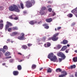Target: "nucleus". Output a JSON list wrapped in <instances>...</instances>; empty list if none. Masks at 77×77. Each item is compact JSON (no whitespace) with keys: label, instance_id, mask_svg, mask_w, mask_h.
<instances>
[{"label":"nucleus","instance_id":"nucleus-54","mask_svg":"<svg viewBox=\"0 0 77 77\" xmlns=\"http://www.w3.org/2000/svg\"><path fill=\"white\" fill-rule=\"evenodd\" d=\"M74 52H75V53H77V50H75L74 51Z\"/></svg>","mask_w":77,"mask_h":77},{"label":"nucleus","instance_id":"nucleus-12","mask_svg":"<svg viewBox=\"0 0 77 77\" xmlns=\"http://www.w3.org/2000/svg\"><path fill=\"white\" fill-rule=\"evenodd\" d=\"M51 45L50 43L48 42L45 44V47H49Z\"/></svg>","mask_w":77,"mask_h":77},{"label":"nucleus","instance_id":"nucleus-19","mask_svg":"<svg viewBox=\"0 0 77 77\" xmlns=\"http://www.w3.org/2000/svg\"><path fill=\"white\" fill-rule=\"evenodd\" d=\"M19 72L18 71H14L13 72V74L14 75H18Z\"/></svg>","mask_w":77,"mask_h":77},{"label":"nucleus","instance_id":"nucleus-22","mask_svg":"<svg viewBox=\"0 0 77 77\" xmlns=\"http://www.w3.org/2000/svg\"><path fill=\"white\" fill-rule=\"evenodd\" d=\"M17 68L18 70H21L22 69V67H21V65L17 66Z\"/></svg>","mask_w":77,"mask_h":77},{"label":"nucleus","instance_id":"nucleus-37","mask_svg":"<svg viewBox=\"0 0 77 77\" xmlns=\"http://www.w3.org/2000/svg\"><path fill=\"white\" fill-rule=\"evenodd\" d=\"M52 12L53 14H52V16L53 17V16H54L55 15H56V13H55V12H54V11H52Z\"/></svg>","mask_w":77,"mask_h":77},{"label":"nucleus","instance_id":"nucleus-51","mask_svg":"<svg viewBox=\"0 0 77 77\" xmlns=\"http://www.w3.org/2000/svg\"><path fill=\"white\" fill-rule=\"evenodd\" d=\"M43 69V68H39L40 71H41V70H42V69Z\"/></svg>","mask_w":77,"mask_h":77},{"label":"nucleus","instance_id":"nucleus-47","mask_svg":"<svg viewBox=\"0 0 77 77\" xmlns=\"http://www.w3.org/2000/svg\"><path fill=\"white\" fill-rule=\"evenodd\" d=\"M51 39H52V38H49L48 40V41H50L51 40Z\"/></svg>","mask_w":77,"mask_h":77},{"label":"nucleus","instance_id":"nucleus-14","mask_svg":"<svg viewBox=\"0 0 77 77\" xmlns=\"http://www.w3.org/2000/svg\"><path fill=\"white\" fill-rule=\"evenodd\" d=\"M29 23L32 25H33V24H35V23H37V22H36V21L34 22V20H32L30 21Z\"/></svg>","mask_w":77,"mask_h":77},{"label":"nucleus","instance_id":"nucleus-63","mask_svg":"<svg viewBox=\"0 0 77 77\" xmlns=\"http://www.w3.org/2000/svg\"><path fill=\"white\" fill-rule=\"evenodd\" d=\"M38 41H39V42H40V41H41V39H38Z\"/></svg>","mask_w":77,"mask_h":77},{"label":"nucleus","instance_id":"nucleus-1","mask_svg":"<svg viewBox=\"0 0 77 77\" xmlns=\"http://www.w3.org/2000/svg\"><path fill=\"white\" fill-rule=\"evenodd\" d=\"M54 56V54L53 53H51L49 54L48 56V59H50L51 61H53L54 62H57L58 60H57V57Z\"/></svg>","mask_w":77,"mask_h":77},{"label":"nucleus","instance_id":"nucleus-64","mask_svg":"<svg viewBox=\"0 0 77 77\" xmlns=\"http://www.w3.org/2000/svg\"><path fill=\"white\" fill-rule=\"evenodd\" d=\"M8 58H11V56H10L8 57Z\"/></svg>","mask_w":77,"mask_h":77},{"label":"nucleus","instance_id":"nucleus-28","mask_svg":"<svg viewBox=\"0 0 77 77\" xmlns=\"http://www.w3.org/2000/svg\"><path fill=\"white\" fill-rule=\"evenodd\" d=\"M7 23L8 25L9 26H12V24L11 23L9 22H7Z\"/></svg>","mask_w":77,"mask_h":77},{"label":"nucleus","instance_id":"nucleus-2","mask_svg":"<svg viewBox=\"0 0 77 77\" xmlns=\"http://www.w3.org/2000/svg\"><path fill=\"white\" fill-rule=\"evenodd\" d=\"M59 33H57L53 35V37L52 38V41H57L59 38L58 37H57V36H59Z\"/></svg>","mask_w":77,"mask_h":77},{"label":"nucleus","instance_id":"nucleus-48","mask_svg":"<svg viewBox=\"0 0 77 77\" xmlns=\"http://www.w3.org/2000/svg\"><path fill=\"white\" fill-rule=\"evenodd\" d=\"M75 24V23H72L71 25H72V26H74Z\"/></svg>","mask_w":77,"mask_h":77},{"label":"nucleus","instance_id":"nucleus-9","mask_svg":"<svg viewBox=\"0 0 77 77\" xmlns=\"http://www.w3.org/2000/svg\"><path fill=\"white\" fill-rule=\"evenodd\" d=\"M68 41L64 39L63 42H61V43L64 44V45H66V44H68Z\"/></svg>","mask_w":77,"mask_h":77},{"label":"nucleus","instance_id":"nucleus-42","mask_svg":"<svg viewBox=\"0 0 77 77\" xmlns=\"http://www.w3.org/2000/svg\"><path fill=\"white\" fill-rule=\"evenodd\" d=\"M18 19V17H14V19L13 20H17Z\"/></svg>","mask_w":77,"mask_h":77},{"label":"nucleus","instance_id":"nucleus-56","mask_svg":"<svg viewBox=\"0 0 77 77\" xmlns=\"http://www.w3.org/2000/svg\"><path fill=\"white\" fill-rule=\"evenodd\" d=\"M3 20H2L0 21V23H3Z\"/></svg>","mask_w":77,"mask_h":77},{"label":"nucleus","instance_id":"nucleus-58","mask_svg":"<svg viewBox=\"0 0 77 77\" xmlns=\"http://www.w3.org/2000/svg\"><path fill=\"white\" fill-rule=\"evenodd\" d=\"M56 17H53V20H54V19H56Z\"/></svg>","mask_w":77,"mask_h":77},{"label":"nucleus","instance_id":"nucleus-60","mask_svg":"<svg viewBox=\"0 0 77 77\" xmlns=\"http://www.w3.org/2000/svg\"><path fill=\"white\" fill-rule=\"evenodd\" d=\"M75 16L77 17V14H75Z\"/></svg>","mask_w":77,"mask_h":77},{"label":"nucleus","instance_id":"nucleus-52","mask_svg":"<svg viewBox=\"0 0 77 77\" xmlns=\"http://www.w3.org/2000/svg\"><path fill=\"white\" fill-rule=\"evenodd\" d=\"M75 76L77 77V72H75Z\"/></svg>","mask_w":77,"mask_h":77},{"label":"nucleus","instance_id":"nucleus-11","mask_svg":"<svg viewBox=\"0 0 77 77\" xmlns=\"http://www.w3.org/2000/svg\"><path fill=\"white\" fill-rule=\"evenodd\" d=\"M48 24L45 23L43 25V26L45 27V28L46 29H49V26H48Z\"/></svg>","mask_w":77,"mask_h":77},{"label":"nucleus","instance_id":"nucleus-46","mask_svg":"<svg viewBox=\"0 0 77 77\" xmlns=\"http://www.w3.org/2000/svg\"><path fill=\"white\" fill-rule=\"evenodd\" d=\"M12 30V29L10 28H8V32H9L10 31H11V30Z\"/></svg>","mask_w":77,"mask_h":77},{"label":"nucleus","instance_id":"nucleus-16","mask_svg":"<svg viewBox=\"0 0 77 77\" xmlns=\"http://www.w3.org/2000/svg\"><path fill=\"white\" fill-rule=\"evenodd\" d=\"M16 7L15 8L14 11L16 12H20V9H18V7L17 5H16Z\"/></svg>","mask_w":77,"mask_h":77},{"label":"nucleus","instance_id":"nucleus-62","mask_svg":"<svg viewBox=\"0 0 77 77\" xmlns=\"http://www.w3.org/2000/svg\"><path fill=\"white\" fill-rule=\"evenodd\" d=\"M67 47H69L70 46L69 45V44L67 45Z\"/></svg>","mask_w":77,"mask_h":77},{"label":"nucleus","instance_id":"nucleus-26","mask_svg":"<svg viewBox=\"0 0 77 77\" xmlns=\"http://www.w3.org/2000/svg\"><path fill=\"white\" fill-rule=\"evenodd\" d=\"M75 67H76V66L75 65H73L70 66V68L71 69H73L74 68H75Z\"/></svg>","mask_w":77,"mask_h":77},{"label":"nucleus","instance_id":"nucleus-55","mask_svg":"<svg viewBox=\"0 0 77 77\" xmlns=\"http://www.w3.org/2000/svg\"><path fill=\"white\" fill-rule=\"evenodd\" d=\"M7 41L8 42H10V39H7Z\"/></svg>","mask_w":77,"mask_h":77},{"label":"nucleus","instance_id":"nucleus-49","mask_svg":"<svg viewBox=\"0 0 77 77\" xmlns=\"http://www.w3.org/2000/svg\"><path fill=\"white\" fill-rule=\"evenodd\" d=\"M48 3H50V4H51V3H52V2H51V1H49L48 2Z\"/></svg>","mask_w":77,"mask_h":77},{"label":"nucleus","instance_id":"nucleus-33","mask_svg":"<svg viewBox=\"0 0 77 77\" xmlns=\"http://www.w3.org/2000/svg\"><path fill=\"white\" fill-rule=\"evenodd\" d=\"M9 25H8V24H6L5 26V30H7V29H8V28L9 27Z\"/></svg>","mask_w":77,"mask_h":77},{"label":"nucleus","instance_id":"nucleus-59","mask_svg":"<svg viewBox=\"0 0 77 77\" xmlns=\"http://www.w3.org/2000/svg\"><path fill=\"white\" fill-rule=\"evenodd\" d=\"M1 56H2V53H0V57H1Z\"/></svg>","mask_w":77,"mask_h":77},{"label":"nucleus","instance_id":"nucleus-25","mask_svg":"<svg viewBox=\"0 0 77 77\" xmlns=\"http://www.w3.org/2000/svg\"><path fill=\"white\" fill-rule=\"evenodd\" d=\"M13 30H18V28L17 27H13L12 28Z\"/></svg>","mask_w":77,"mask_h":77},{"label":"nucleus","instance_id":"nucleus-21","mask_svg":"<svg viewBox=\"0 0 77 77\" xmlns=\"http://www.w3.org/2000/svg\"><path fill=\"white\" fill-rule=\"evenodd\" d=\"M28 47L26 45H23L22 46V49H24V50H26L27 49Z\"/></svg>","mask_w":77,"mask_h":77},{"label":"nucleus","instance_id":"nucleus-57","mask_svg":"<svg viewBox=\"0 0 77 77\" xmlns=\"http://www.w3.org/2000/svg\"><path fill=\"white\" fill-rule=\"evenodd\" d=\"M50 7H51V6L50 5H48L47 7V8H50Z\"/></svg>","mask_w":77,"mask_h":77},{"label":"nucleus","instance_id":"nucleus-4","mask_svg":"<svg viewBox=\"0 0 77 77\" xmlns=\"http://www.w3.org/2000/svg\"><path fill=\"white\" fill-rule=\"evenodd\" d=\"M24 33H22L20 35V36L17 37V39L19 40H24L25 39V37H24Z\"/></svg>","mask_w":77,"mask_h":77},{"label":"nucleus","instance_id":"nucleus-40","mask_svg":"<svg viewBox=\"0 0 77 77\" xmlns=\"http://www.w3.org/2000/svg\"><path fill=\"white\" fill-rule=\"evenodd\" d=\"M69 49H67L65 51L66 53H68L69 52Z\"/></svg>","mask_w":77,"mask_h":77},{"label":"nucleus","instance_id":"nucleus-45","mask_svg":"<svg viewBox=\"0 0 77 77\" xmlns=\"http://www.w3.org/2000/svg\"><path fill=\"white\" fill-rule=\"evenodd\" d=\"M59 60L60 62H62V58H59Z\"/></svg>","mask_w":77,"mask_h":77},{"label":"nucleus","instance_id":"nucleus-8","mask_svg":"<svg viewBox=\"0 0 77 77\" xmlns=\"http://www.w3.org/2000/svg\"><path fill=\"white\" fill-rule=\"evenodd\" d=\"M61 73L63 74L59 75V77H63L67 75V73L65 71H63L61 72Z\"/></svg>","mask_w":77,"mask_h":77},{"label":"nucleus","instance_id":"nucleus-36","mask_svg":"<svg viewBox=\"0 0 77 77\" xmlns=\"http://www.w3.org/2000/svg\"><path fill=\"white\" fill-rule=\"evenodd\" d=\"M30 2L32 3V4H35V1L34 0H31Z\"/></svg>","mask_w":77,"mask_h":77},{"label":"nucleus","instance_id":"nucleus-27","mask_svg":"<svg viewBox=\"0 0 77 77\" xmlns=\"http://www.w3.org/2000/svg\"><path fill=\"white\" fill-rule=\"evenodd\" d=\"M20 6L21 9H24V5H23V4L22 3H20Z\"/></svg>","mask_w":77,"mask_h":77},{"label":"nucleus","instance_id":"nucleus-3","mask_svg":"<svg viewBox=\"0 0 77 77\" xmlns=\"http://www.w3.org/2000/svg\"><path fill=\"white\" fill-rule=\"evenodd\" d=\"M57 55L59 57H61L63 59H65L66 58V56L62 52H58L57 54Z\"/></svg>","mask_w":77,"mask_h":77},{"label":"nucleus","instance_id":"nucleus-6","mask_svg":"<svg viewBox=\"0 0 77 77\" xmlns=\"http://www.w3.org/2000/svg\"><path fill=\"white\" fill-rule=\"evenodd\" d=\"M26 6L27 8H31L32 6V4L30 1H27L26 2Z\"/></svg>","mask_w":77,"mask_h":77},{"label":"nucleus","instance_id":"nucleus-15","mask_svg":"<svg viewBox=\"0 0 77 77\" xmlns=\"http://www.w3.org/2000/svg\"><path fill=\"white\" fill-rule=\"evenodd\" d=\"M55 71L56 72H62V69L60 68H58L56 69Z\"/></svg>","mask_w":77,"mask_h":77},{"label":"nucleus","instance_id":"nucleus-32","mask_svg":"<svg viewBox=\"0 0 77 77\" xmlns=\"http://www.w3.org/2000/svg\"><path fill=\"white\" fill-rule=\"evenodd\" d=\"M44 13H45V12L43 10L41 11L40 12V14H41V15H43Z\"/></svg>","mask_w":77,"mask_h":77},{"label":"nucleus","instance_id":"nucleus-20","mask_svg":"<svg viewBox=\"0 0 77 77\" xmlns=\"http://www.w3.org/2000/svg\"><path fill=\"white\" fill-rule=\"evenodd\" d=\"M16 17L15 15H12L9 17V18H10V19H11V20H14V17Z\"/></svg>","mask_w":77,"mask_h":77},{"label":"nucleus","instance_id":"nucleus-17","mask_svg":"<svg viewBox=\"0 0 77 77\" xmlns=\"http://www.w3.org/2000/svg\"><path fill=\"white\" fill-rule=\"evenodd\" d=\"M66 48H67V46L66 45L62 47L61 50V51H64V50H65Z\"/></svg>","mask_w":77,"mask_h":77},{"label":"nucleus","instance_id":"nucleus-31","mask_svg":"<svg viewBox=\"0 0 77 77\" xmlns=\"http://www.w3.org/2000/svg\"><path fill=\"white\" fill-rule=\"evenodd\" d=\"M36 66L35 64H33L32 65V69H35V68H36Z\"/></svg>","mask_w":77,"mask_h":77},{"label":"nucleus","instance_id":"nucleus-39","mask_svg":"<svg viewBox=\"0 0 77 77\" xmlns=\"http://www.w3.org/2000/svg\"><path fill=\"white\" fill-rule=\"evenodd\" d=\"M62 47V46L60 45H58L57 46V48L58 49H59V48H60Z\"/></svg>","mask_w":77,"mask_h":77},{"label":"nucleus","instance_id":"nucleus-53","mask_svg":"<svg viewBox=\"0 0 77 77\" xmlns=\"http://www.w3.org/2000/svg\"><path fill=\"white\" fill-rule=\"evenodd\" d=\"M6 65V63H2V65H3V66H5V65Z\"/></svg>","mask_w":77,"mask_h":77},{"label":"nucleus","instance_id":"nucleus-38","mask_svg":"<svg viewBox=\"0 0 77 77\" xmlns=\"http://www.w3.org/2000/svg\"><path fill=\"white\" fill-rule=\"evenodd\" d=\"M46 9V7H43L42 8L41 10L42 11H44V10H45Z\"/></svg>","mask_w":77,"mask_h":77},{"label":"nucleus","instance_id":"nucleus-30","mask_svg":"<svg viewBox=\"0 0 77 77\" xmlns=\"http://www.w3.org/2000/svg\"><path fill=\"white\" fill-rule=\"evenodd\" d=\"M3 24L1 23L0 24V29H2L3 27Z\"/></svg>","mask_w":77,"mask_h":77},{"label":"nucleus","instance_id":"nucleus-41","mask_svg":"<svg viewBox=\"0 0 77 77\" xmlns=\"http://www.w3.org/2000/svg\"><path fill=\"white\" fill-rule=\"evenodd\" d=\"M48 11L49 12H51V11H52V8H49V9H48Z\"/></svg>","mask_w":77,"mask_h":77},{"label":"nucleus","instance_id":"nucleus-13","mask_svg":"<svg viewBox=\"0 0 77 77\" xmlns=\"http://www.w3.org/2000/svg\"><path fill=\"white\" fill-rule=\"evenodd\" d=\"M46 21L47 23H50L52 21V19L51 18L46 19Z\"/></svg>","mask_w":77,"mask_h":77},{"label":"nucleus","instance_id":"nucleus-34","mask_svg":"<svg viewBox=\"0 0 77 77\" xmlns=\"http://www.w3.org/2000/svg\"><path fill=\"white\" fill-rule=\"evenodd\" d=\"M46 37H43L42 38V42H44V41H45V39H46Z\"/></svg>","mask_w":77,"mask_h":77},{"label":"nucleus","instance_id":"nucleus-29","mask_svg":"<svg viewBox=\"0 0 77 77\" xmlns=\"http://www.w3.org/2000/svg\"><path fill=\"white\" fill-rule=\"evenodd\" d=\"M51 72H52V70H51V69L50 68H49L47 70V72L51 73Z\"/></svg>","mask_w":77,"mask_h":77},{"label":"nucleus","instance_id":"nucleus-18","mask_svg":"<svg viewBox=\"0 0 77 77\" xmlns=\"http://www.w3.org/2000/svg\"><path fill=\"white\" fill-rule=\"evenodd\" d=\"M71 12L72 13H73V14L74 13H77V8L72 10Z\"/></svg>","mask_w":77,"mask_h":77},{"label":"nucleus","instance_id":"nucleus-44","mask_svg":"<svg viewBox=\"0 0 77 77\" xmlns=\"http://www.w3.org/2000/svg\"><path fill=\"white\" fill-rule=\"evenodd\" d=\"M61 29V27H58L57 28V30H60Z\"/></svg>","mask_w":77,"mask_h":77},{"label":"nucleus","instance_id":"nucleus-50","mask_svg":"<svg viewBox=\"0 0 77 77\" xmlns=\"http://www.w3.org/2000/svg\"><path fill=\"white\" fill-rule=\"evenodd\" d=\"M18 54H19L20 55H22V54L21 53H20L19 52L18 53Z\"/></svg>","mask_w":77,"mask_h":77},{"label":"nucleus","instance_id":"nucleus-43","mask_svg":"<svg viewBox=\"0 0 77 77\" xmlns=\"http://www.w3.org/2000/svg\"><path fill=\"white\" fill-rule=\"evenodd\" d=\"M28 47H31V45H32V44L30 43H29L27 44Z\"/></svg>","mask_w":77,"mask_h":77},{"label":"nucleus","instance_id":"nucleus-5","mask_svg":"<svg viewBox=\"0 0 77 77\" xmlns=\"http://www.w3.org/2000/svg\"><path fill=\"white\" fill-rule=\"evenodd\" d=\"M3 48H0V51H2L4 53H5L6 52V51L5 50H8V47L6 45H5L3 47Z\"/></svg>","mask_w":77,"mask_h":77},{"label":"nucleus","instance_id":"nucleus-7","mask_svg":"<svg viewBox=\"0 0 77 77\" xmlns=\"http://www.w3.org/2000/svg\"><path fill=\"white\" fill-rule=\"evenodd\" d=\"M16 5H13L11 6L9 8V10L10 11H15V8H16Z\"/></svg>","mask_w":77,"mask_h":77},{"label":"nucleus","instance_id":"nucleus-10","mask_svg":"<svg viewBox=\"0 0 77 77\" xmlns=\"http://www.w3.org/2000/svg\"><path fill=\"white\" fill-rule=\"evenodd\" d=\"M18 34V32H13L12 34H11V36H15V35H17Z\"/></svg>","mask_w":77,"mask_h":77},{"label":"nucleus","instance_id":"nucleus-23","mask_svg":"<svg viewBox=\"0 0 77 77\" xmlns=\"http://www.w3.org/2000/svg\"><path fill=\"white\" fill-rule=\"evenodd\" d=\"M11 55V54L9 52H7L5 53V55L6 56H10Z\"/></svg>","mask_w":77,"mask_h":77},{"label":"nucleus","instance_id":"nucleus-61","mask_svg":"<svg viewBox=\"0 0 77 77\" xmlns=\"http://www.w3.org/2000/svg\"><path fill=\"white\" fill-rule=\"evenodd\" d=\"M26 12L24 11H23V14H26Z\"/></svg>","mask_w":77,"mask_h":77},{"label":"nucleus","instance_id":"nucleus-35","mask_svg":"<svg viewBox=\"0 0 77 77\" xmlns=\"http://www.w3.org/2000/svg\"><path fill=\"white\" fill-rule=\"evenodd\" d=\"M68 16L70 18H71V17H72V14H70L68 15Z\"/></svg>","mask_w":77,"mask_h":77},{"label":"nucleus","instance_id":"nucleus-24","mask_svg":"<svg viewBox=\"0 0 77 77\" xmlns=\"http://www.w3.org/2000/svg\"><path fill=\"white\" fill-rule=\"evenodd\" d=\"M73 60L74 62H77V57H74L73 59Z\"/></svg>","mask_w":77,"mask_h":77}]
</instances>
